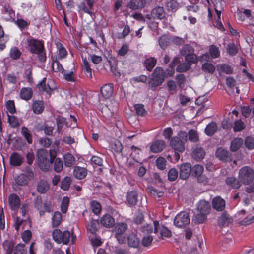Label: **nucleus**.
<instances>
[{"mask_svg": "<svg viewBox=\"0 0 254 254\" xmlns=\"http://www.w3.org/2000/svg\"><path fill=\"white\" fill-rule=\"evenodd\" d=\"M26 41L29 51L36 54L40 62H45L47 57L44 42L31 37L27 38Z\"/></svg>", "mask_w": 254, "mask_h": 254, "instance_id": "nucleus-1", "label": "nucleus"}, {"mask_svg": "<svg viewBox=\"0 0 254 254\" xmlns=\"http://www.w3.org/2000/svg\"><path fill=\"white\" fill-rule=\"evenodd\" d=\"M52 237L56 243L58 244L62 243L64 245L68 244L70 237H71L72 244L74 243L76 239V236L74 235L73 233L71 234L70 232L67 230L62 232L58 229H56L53 231Z\"/></svg>", "mask_w": 254, "mask_h": 254, "instance_id": "nucleus-2", "label": "nucleus"}, {"mask_svg": "<svg viewBox=\"0 0 254 254\" xmlns=\"http://www.w3.org/2000/svg\"><path fill=\"white\" fill-rule=\"evenodd\" d=\"M187 140V134L185 131H180L177 136L172 137L170 141V146L176 151L183 152L185 147V143Z\"/></svg>", "mask_w": 254, "mask_h": 254, "instance_id": "nucleus-3", "label": "nucleus"}, {"mask_svg": "<svg viewBox=\"0 0 254 254\" xmlns=\"http://www.w3.org/2000/svg\"><path fill=\"white\" fill-rule=\"evenodd\" d=\"M165 78V72L160 67L155 68L152 74V77L149 82V87L153 90L160 86L164 82Z\"/></svg>", "mask_w": 254, "mask_h": 254, "instance_id": "nucleus-4", "label": "nucleus"}, {"mask_svg": "<svg viewBox=\"0 0 254 254\" xmlns=\"http://www.w3.org/2000/svg\"><path fill=\"white\" fill-rule=\"evenodd\" d=\"M180 52L181 55L185 57L186 62L189 64L197 63L199 61L198 57L194 54V49L189 44L185 45Z\"/></svg>", "mask_w": 254, "mask_h": 254, "instance_id": "nucleus-5", "label": "nucleus"}, {"mask_svg": "<svg viewBox=\"0 0 254 254\" xmlns=\"http://www.w3.org/2000/svg\"><path fill=\"white\" fill-rule=\"evenodd\" d=\"M48 157V153L43 150L38 152V165L39 168L44 172H46L49 170L53 162V159L52 157L51 156L50 159H49Z\"/></svg>", "mask_w": 254, "mask_h": 254, "instance_id": "nucleus-6", "label": "nucleus"}, {"mask_svg": "<svg viewBox=\"0 0 254 254\" xmlns=\"http://www.w3.org/2000/svg\"><path fill=\"white\" fill-rule=\"evenodd\" d=\"M238 178L243 184H250L254 179V171L249 166H244L239 170Z\"/></svg>", "mask_w": 254, "mask_h": 254, "instance_id": "nucleus-7", "label": "nucleus"}, {"mask_svg": "<svg viewBox=\"0 0 254 254\" xmlns=\"http://www.w3.org/2000/svg\"><path fill=\"white\" fill-rule=\"evenodd\" d=\"M190 222L189 214L182 211L177 214L174 218V224L179 228H184Z\"/></svg>", "mask_w": 254, "mask_h": 254, "instance_id": "nucleus-8", "label": "nucleus"}, {"mask_svg": "<svg viewBox=\"0 0 254 254\" xmlns=\"http://www.w3.org/2000/svg\"><path fill=\"white\" fill-rule=\"evenodd\" d=\"M46 78L44 77L41 81L37 85V87L40 92H46L48 95V98H49L53 93L54 89L50 86V84L52 83V81H48V82L46 83Z\"/></svg>", "mask_w": 254, "mask_h": 254, "instance_id": "nucleus-9", "label": "nucleus"}, {"mask_svg": "<svg viewBox=\"0 0 254 254\" xmlns=\"http://www.w3.org/2000/svg\"><path fill=\"white\" fill-rule=\"evenodd\" d=\"M159 222L154 221L153 224L145 223L140 228V231L144 234L148 235L154 231L155 234H158Z\"/></svg>", "mask_w": 254, "mask_h": 254, "instance_id": "nucleus-10", "label": "nucleus"}, {"mask_svg": "<svg viewBox=\"0 0 254 254\" xmlns=\"http://www.w3.org/2000/svg\"><path fill=\"white\" fill-rule=\"evenodd\" d=\"M8 202L11 209L17 211L21 202L19 196L14 193L10 194L8 197Z\"/></svg>", "mask_w": 254, "mask_h": 254, "instance_id": "nucleus-11", "label": "nucleus"}, {"mask_svg": "<svg viewBox=\"0 0 254 254\" xmlns=\"http://www.w3.org/2000/svg\"><path fill=\"white\" fill-rule=\"evenodd\" d=\"M191 172V165L186 163L182 164L180 167V178L182 180L187 179Z\"/></svg>", "mask_w": 254, "mask_h": 254, "instance_id": "nucleus-12", "label": "nucleus"}, {"mask_svg": "<svg viewBox=\"0 0 254 254\" xmlns=\"http://www.w3.org/2000/svg\"><path fill=\"white\" fill-rule=\"evenodd\" d=\"M197 210L199 213L208 215L211 210L210 204L207 201L201 200L197 204Z\"/></svg>", "mask_w": 254, "mask_h": 254, "instance_id": "nucleus-13", "label": "nucleus"}, {"mask_svg": "<svg viewBox=\"0 0 254 254\" xmlns=\"http://www.w3.org/2000/svg\"><path fill=\"white\" fill-rule=\"evenodd\" d=\"M36 189L39 193L45 194L49 190L50 185L46 180L40 179L37 182Z\"/></svg>", "mask_w": 254, "mask_h": 254, "instance_id": "nucleus-14", "label": "nucleus"}, {"mask_svg": "<svg viewBox=\"0 0 254 254\" xmlns=\"http://www.w3.org/2000/svg\"><path fill=\"white\" fill-rule=\"evenodd\" d=\"M165 142L162 140H157L152 142L150 146V151L153 153L161 152L165 147Z\"/></svg>", "mask_w": 254, "mask_h": 254, "instance_id": "nucleus-15", "label": "nucleus"}, {"mask_svg": "<svg viewBox=\"0 0 254 254\" xmlns=\"http://www.w3.org/2000/svg\"><path fill=\"white\" fill-rule=\"evenodd\" d=\"M23 162V157L17 152H13L10 157V164L12 166H19Z\"/></svg>", "mask_w": 254, "mask_h": 254, "instance_id": "nucleus-16", "label": "nucleus"}, {"mask_svg": "<svg viewBox=\"0 0 254 254\" xmlns=\"http://www.w3.org/2000/svg\"><path fill=\"white\" fill-rule=\"evenodd\" d=\"M126 199L130 206L136 205L138 202V193L135 190L127 192L126 194Z\"/></svg>", "mask_w": 254, "mask_h": 254, "instance_id": "nucleus-17", "label": "nucleus"}, {"mask_svg": "<svg viewBox=\"0 0 254 254\" xmlns=\"http://www.w3.org/2000/svg\"><path fill=\"white\" fill-rule=\"evenodd\" d=\"M213 208L218 211L223 210L225 207V201L220 196H217L212 200Z\"/></svg>", "mask_w": 254, "mask_h": 254, "instance_id": "nucleus-18", "label": "nucleus"}, {"mask_svg": "<svg viewBox=\"0 0 254 254\" xmlns=\"http://www.w3.org/2000/svg\"><path fill=\"white\" fill-rule=\"evenodd\" d=\"M233 221L232 217L225 212L223 213L218 220V224L220 227L228 226Z\"/></svg>", "mask_w": 254, "mask_h": 254, "instance_id": "nucleus-19", "label": "nucleus"}, {"mask_svg": "<svg viewBox=\"0 0 254 254\" xmlns=\"http://www.w3.org/2000/svg\"><path fill=\"white\" fill-rule=\"evenodd\" d=\"M165 12L162 6H156L151 11V16L154 19L162 20L165 17Z\"/></svg>", "mask_w": 254, "mask_h": 254, "instance_id": "nucleus-20", "label": "nucleus"}, {"mask_svg": "<svg viewBox=\"0 0 254 254\" xmlns=\"http://www.w3.org/2000/svg\"><path fill=\"white\" fill-rule=\"evenodd\" d=\"M145 4V0H131L128 3L127 7L133 10H135L143 8Z\"/></svg>", "mask_w": 254, "mask_h": 254, "instance_id": "nucleus-21", "label": "nucleus"}, {"mask_svg": "<svg viewBox=\"0 0 254 254\" xmlns=\"http://www.w3.org/2000/svg\"><path fill=\"white\" fill-rule=\"evenodd\" d=\"M100 92L102 96L106 99H108L112 96L113 86L112 84H107L101 87Z\"/></svg>", "mask_w": 254, "mask_h": 254, "instance_id": "nucleus-22", "label": "nucleus"}, {"mask_svg": "<svg viewBox=\"0 0 254 254\" xmlns=\"http://www.w3.org/2000/svg\"><path fill=\"white\" fill-rule=\"evenodd\" d=\"M100 222L103 226L110 228L114 225L115 220L111 215L107 214L101 218Z\"/></svg>", "mask_w": 254, "mask_h": 254, "instance_id": "nucleus-23", "label": "nucleus"}, {"mask_svg": "<svg viewBox=\"0 0 254 254\" xmlns=\"http://www.w3.org/2000/svg\"><path fill=\"white\" fill-rule=\"evenodd\" d=\"M215 155L222 161H228L231 160L228 151L222 148H219L217 149Z\"/></svg>", "mask_w": 254, "mask_h": 254, "instance_id": "nucleus-24", "label": "nucleus"}, {"mask_svg": "<svg viewBox=\"0 0 254 254\" xmlns=\"http://www.w3.org/2000/svg\"><path fill=\"white\" fill-rule=\"evenodd\" d=\"M73 175L78 179H82L87 175V170L85 168L76 166L73 170Z\"/></svg>", "mask_w": 254, "mask_h": 254, "instance_id": "nucleus-25", "label": "nucleus"}, {"mask_svg": "<svg viewBox=\"0 0 254 254\" xmlns=\"http://www.w3.org/2000/svg\"><path fill=\"white\" fill-rule=\"evenodd\" d=\"M205 155V151L201 147H196L192 152L193 157L197 160L202 159L204 157Z\"/></svg>", "mask_w": 254, "mask_h": 254, "instance_id": "nucleus-26", "label": "nucleus"}, {"mask_svg": "<svg viewBox=\"0 0 254 254\" xmlns=\"http://www.w3.org/2000/svg\"><path fill=\"white\" fill-rule=\"evenodd\" d=\"M33 95V91L30 88H23L20 92V97L24 100H30Z\"/></svg>", "mask_w": 254, "mask_h": 254, "instance_id": "nucleus-27", "label": "nucleus"}, {"mask_svg": "<svg viewBox=\"0 0 254 254\" xmlns=\"http://www.w3.org/2000/svg\"><path fill=\"white\" fill-rule=\"evenodd\" d=\"M226 183L228 186L233 188L238 189L240 187L241 184V181L238 180L236 178L233 177H229L226 178Z\"/></svg>", "mask_w": 254, "mask_h": 254, "instance_id": "nucleus-28", "label": "nucleus"}, {"mask_svg": "<svg viewBox=\"0 0 254 254\" xmlns=\"http://www.w3.org/2000/svg\"><path fill=\"white\" fill-rule=\"evenodd\" d=\"M157 63V60L154 57H150L146 59L144 63V65L148 71H151L152 69L155 66Z\"/></svg>", "mask_w": 254, "mask_h": 254, "instance_id": "nucleus-29", "label": "nucleus"}, {"mask_svg": "<svg viewBox=\"0 0 254 254\" xmlns=\"http://www.w3.org/2000/svg\"><path fill=\"white\" fill-rule=\"evenodd\" d=\"M128 244L133 248H137L139 245V239L134 234H130L127 237Z\"/></svg>", "mask_w": 254, "mask_h": 254, "instance_id": "nucleus-30", "label": "nucleus"}, {"mask_svg": "<svg viewBox=\"0 0 254 254\" xmlns=\"http://www.w3.org/2000/svg\"><path fill=\"white\" fill-rule=\"evenodd\" d=\"M217 130V126L215 122H211L209 123L205 129V133L208 136H212Z\"/></svg>", "mask_w": 254, "mask_h": 254, "instance_id": "nucleus-31", "label": "nucleus"}, {"mask_svg": "<svg viewBox=\"0 0 254 254\" xmlns=\"http://www.w3.org/2000/svg\"><path fill=\"white\" fill-rule=\"evenodd\" d=\"M82 68L84 71V74L86 75L87 77L91 79L92 76V69L90 68L89 63L86 58L83 59Z\"/></svg>", "mask_w": 254, "mask_h": 254, "instance_id": "nucleus-32", "label": "nucleus"}, {"mask_svg": "<svg viewBox=\"0 0 254 254\" xmlns=\"http://www.w3.org/2000/svg\"><path fill=\"white\" fill-rule=\"evenodd\" d=\"M243 140L241 138H236L231 142L230 145V150L235 152L238 150L243 144Z\"/></svg>", "mask_w": 254, "mask_h": 254, "instance_id": "nucleus-33", "label": "nucleus"}, {"mask_svg": "<svg viewBox=\"0 0 254 254\" xmlns=\"http://www.w3.org/2000/svg\"><path fill=\"white\" fill-rule=\"evenodd\" d=\"M62 221V214L59 211L54 212L52 218V225L53 227H58Z\"/></svg>", "mask_w": 254, "mask_h": 254, "instance_id": "nucleus-34", "label": "nucleus"}, {"mask_svg": "<svg viewBox=\"0 0 254 254\" xmlns=\"http://www.w3.org/2000/svg\"><path fill=\"white\" fill-rule=\"evenodd\" d=\"M64 164L66 167L72 166L75 162V158L71 153H67L64 156Z\"/></svg>", "mask_w": 254, "mask_h": 254, "instance_id": "nucleus-35", "label": "nucleus"}, {"mask_svg": "<svg viewBox=\"0 0 254 254\" xmlns=\"http://www.w3.org/2000/svg\"><path fill=\"white\" fill-rule=\"evenodd\" d=\"M9 55L12 59L16 60L20 58L22 53L17 47L14 46L10 49Z\"/></svg>", "mask_w": 254, "mask_h": 254, "instance_id": "nucleus-36", "label": "nucleus"}, {"mask_svg": "<svg viewBox=\"0 0 254 254\" xmlns=\"http://www.w3.org/2000/svg\"><path fill=\"white\" fill-rule=\"evenodd\" d=\"M158 233L161 237H170L172 236V232L168 228L164 225L160 226L159 224V227H158Z\"/></svg>", "mask_w": 254, "mask_h": 254, "instance_id": "nucleus-37", "label": "nucleus"}, {"mask_svg": "<svg viewBox=\"0 0 254 254\" xmlns=\"http://www.w3.org/2000/svg\"><path fill=\"white\" fill-rule=\"evenodd\" d=\"M204 170L203 166L200 165H195L191 167V175L194 177H198L200 176Z\"/></svg>", "mask_w": 254, "mask_h": 254, "instance_id": "nucleus-38", "label": "nucleus"}, {"mask_svg": "<svg viewBox=\"0 0 254 254\" xmlns=\"http://www.w3.org/2000/svg\"><path fill=\"white\" fill-rule=\"evenodd\" d=\"M29 180L24 174H20L15 179V183L19 186H25L28 184Z\"/></svg>", "mask_w": 254, "mask_h": 254, "instance_id": "nucleus-39", "label": "nucleus"}, {"mask_svg": "<svg viewBox=\"0 0 254 254\" xmlns=\"http://www.w3.org/2000/svg\"><path fill=\"white\" fill-rule=\"evenodd\" d=\"M245 124L241 120L235 121L233 124V130L234 132H240L245 128Z\"/></svg>", "mask_w": 254, "mask_h": 254, "instance_id": "nucleus-40", "label": "nucleus"}, {"mask_svg": "<svg viewBox=\"0 0 254 254\" xmlns=\"http://www.w3.org/2000/svg\"><path fill=\"white\" fill-rule=\"evenodd\" d=\"M134 109L136 111V113L138 116H145L147 112L144 108V106L142 104H136L134 105Z\"/></svg>", "mask_w": 254, "mask_h": 254, "instance_id": "nucleus-41", "label": "nucleus"}, {"mask_svg": "<svg viewBox=\"0 0 254 254\" xmlns=\"http://www.w3.org/2000/svg\"><path fill=\"white\" fill-rule=\"evenodd\" d=\"M21 134L26 140L28 144L32 143V137L30 131L25 127H22L21 128Z\"/></svg>", "mask_w": 254, "mask_h": 254, "instance_id": "nucleus-42", "label": "nucleus"}, {"mask_svg": "<svg viewBox=\"0 0 254 254\" xmlns=\"http://www.w3.org/2000/svg\"><path fill=\"white\" fill-rule=\"evenodd\" d=\"M209 51L210 56L213 58H218L220 55L218 47L214 45H211L209 46Z\"/></svg>", "mask_w": 254, "mask_h": 254, "instance_id": "nucleus-43", "label": "nucleus"}, {"mask_svg": "<svg viewBox=\"0 0 254 254\" xmlns=\"http://www.w3.org/2000/svg\"><path fill=\"white\" fill-rule=\"evenodd\" d=\"M202 69L205 72L213 74L215 71V67L212 64L205 63L202 65Z\"/></svg>", "mask_w": 254, "mask_h": 254, "instance_id": "nucleus-44", "label": "nucleus"}, {"mask_svg": "<svg viewBox=\"0 0 254 254\" xmlns=\"http://www.w3.org/2000/svg\"><path fill=\"white\" fill-rule=\"evenodd\" d=\"M98 222L96 220H92L87 226V229L91 233L94 234L98 229Z\"/></svg>", "mask_w": 254, "mask_h": 254, "instance_id": "nucleus-45", "label": "nucleus"}, {"mask_svg": "<svg viewBox=\"0 0 254 254\" xmlns=\"http://www.w3.org/2000/svg\"><path fill=\"white\" fill-rule=\"evenodd\" d=\"M127 229V225L125 223H118L116 227V234H124L125 232Z\"/></svg>", "mask_w": 254, "mask_h": 254, "instance_id": "nucleus-46", "label": "nucleus"}, {"mask_svg": "<svg viewBox=\"0 0 254 254\" xmlns=\"http://www.w3.org/2000/svg\"><path fill=\"white\" fill-rule=\"evenodd\" d=\"M166 7L168 11H176L179 6L178 2L174 0H172L166 3Z\"/></svg>", "mask_w": 254, "mask_h": 254, "instance_id": "nucleus-47", "label": "nucleus"}, {"mask_svg": "<svg viewBox=\"0 0 254 254\" xmlns=\"http://www.w3.org/2000/svg\"><path fill=\"white\" fill-rule=\"evenodd\" d=\"M206 214L200 213L195 215L193 221L195 224H201L204 222L206 218Z\"/></svg>", "mask_w": 254, "mask_h": 254, "instance_id": "nucleus-48", "label": "nucleus"}, {"mask_svg": "<svg viewBox=\"0 0 254 254\" xmlns=\"http://www.w3.org/2000/svg\"><path fill=\"white\" fill-rule=\"evenodd\" d=\"M63 169V162L59 158H56L54 161V171L56 172H60Z\"/></svg>", "mask_w": 254, "mask_h": 254, "instance_id": "nucleus-49", "label": "nucleus"}, {"mask_svg": "<svg viewBox=\"0 0 254 254\" xmlns=\"http://www.w3.org/2000/svg\"><path fill=\"white\" fill-rule=\"evenodd\" d=\"M169 39L165 35L162 36L159 39V44L162 49H165L168 45Z\"/></svg>", "mask_w": 254, "mask_h": 254, "instance_id": "nucleus-50", "label": "nucleus"}, {"mask_svg": "<svg viewBox=\"0 0 254 254\" xmlns=\"http://www.w3.org/2000/svg\"><path fill=\"white\" fill-rule=\"evenodd\" d=\"M71 178L69 177H65L61 182V188L63 190H67L71 184Z\"/></svg>", "mask_w": 254, "mask_h": 254, "instance_id": "nucleus-51", "label": "nucleus"}, {"mask_svg": "<svg viewBox=\"0 0 254 254\" xmlns=\"http://www.w3.org/2000/svg\"><path fill=\"white\" fill-rule=\"evenodd\" d=\"M69 203V199L68 197H64L61 205V210L63 213H65L68 209Z\"/></svg>", "mask_w": 254, "mask_h": 254, "instance_id": "nucleus-52", "label": "nucleus"}, {"mask_svg": "<svg viewBox=\"0 0 254 254\" xmlns=\"http://www.w3.org/2000/svg\"><path fill=\"white\" fill-rule=\"evenodd\" d=\"M91 208L92 212L97 215L100 213L101 207L99 202L94 200L91 202Z\"/></svg>", "mask_w": 254, "mask_h": 254, "instance_id": "nucleus-53", "label": "nucleus"}, {"mask_svg": "<svg viewBox=\"0 0 254 254\" xmlns=\"http://www.w3.org/2000/svg\"><path fill=\"white\" fill-rule=\"evenodd\" d=\"M14 226L17 231H19L21 227L24 229L23 223L25 222L24 220L20 218L19 217H15L14 218Z\"/></svg>", "mask_w": 254, "mask_h": 254, "instance_id": "nucleus-54", "label": "nucleus"}, {"mask_svg": "<svg viewBox=\"0 0 254 254\" xmlns=\"http://www.w3.org/2000/svg\"><path fill=\"white\" fill-rule=\"evenodd\" d=\"M44 109L43 104L41 102L36 101L33 104V110L36 114L41 113Z\"/></svg>", "mask_w": 254, "mask_h": 254, "instance_id": "nucleus-55", "label": "nucleus"}, {"mask_svg": "<svg viewBox=\"0 0 254 254\" xmlns=\"http://www.w3.org/2000/svg\"><path fill=\"white\" fill-rule=\"evenodd\" d=\"M27 249L24 244H18L14 249V254H26Z\"/></svg>", "mask_w": 254, "mask_h": 254, "instance_id": "nucleus-56", "label": "nucleus"}, {"mask_svg": "<svg viewBox=\"0 0 254 254\" xmlns=\"http://www.w3.org/2000/svg\"><path fill=\"white\" fill-rule=\"evenodd\" d=\"M178 176V172L175 168L171 169L168 173V178L170 181H175Z\"/></svg>", "mask_w": 254, "mask_h": 254, "instance_id": "nucleus-57", "label": "nucleus"}, {"mask_svg": "<svg viewBox=\"0 0 254 254\" xmlns=\"http://www.w3.org/2000/svg\"><path fill=\"white\" fill-rule=\"evenodd\" d=\"M189 140L191 142H196L199 140L198 135L193 129L190 130L188 132Z\"/></svg>", "mask_w": 254, "mask_h": 254, "instance_id": "nucleus-58", "label": "nucleus"}, {"mask_svg": "<svg viewBox=\"0 0 254 254\" xmlns=\"http://www.w3.org/2000/svg\"><path fill=\"white\" fill-rule=\"evenodd\" d=\"M227 52L230 56L235 55L238 52V48L234 43H230L226 48Z\"/></svg>", "mask_w": 254, "mask_h": 254, "instance_id": "nucleus-59", "label": "nucleus"}, {"mask_svg": "<svg viewBox=\"0 0 254 254\" xmlns=\"http://www.w3.org/2000/svg\"><path fill=\"white\" fill-rule=\"evenodd\" d=\"M252 112V109L249 106H244L241 107V112L245 118H248Z\"/></svg>", "mask_w": 254, "mask_h": 254, "instance_id": "nucleus-60", "label": "nucleus"}, {"mask_svg": "<svg viewBox=\"0 0 254 254\" xmlns=\"http://www.w3.org/2000/svg\"><path fill=\"white\" fill-rule=\"evenodd\" d=\"M65 121V118L59 116L56 118V122L57 126V131L60 132L62 129L64 123Z\"/></svg>", "mask_w": 254, "mask_h": 254, "instance_id": "nucleus-61", "label": "nucleus"}, {"mask_svg": "<svg viewBox=\"0 0 254 254\" xmlns=\"http://www.w3.org/2000/svg\"><path fill=\"white\" fill-rule=\"evenodd\" d=\"M166 160L162 157H158L156 160V166L159 169L163 170L166 168Z\"/></svg>", "mask_w": 254, "mask_h": 254, "instance_id": "nucleus-62", "label": "nucleus"}, {"mask_svg": "<svg viewBox=\"0 0 254 254\" xmlns=\"http://www.w3.org/2000/svg\"><path fill=\"white\" fill-rule=\"evenodd\" d=\"M150 192L151 194L155 198H160L164 196V193L163 191H159L156 189L153 188H150Z\"/></svg>", "mask_w": 254, "mask_h": 254, "instance_id": "nucleus-63", "label": "nucleus"}, {"mask_svg": "<svg viewBox=\"0 0 254 254\" xmlns=\"http://www.w3.org/2000/svg\"><path fill=\"white\" fill-rule=\"evenodd\" d=\"M245 146L249 149H252L254 148V138L252 137H247L245 141Z\"/></svg>", "mask_w": 254, "mask_h": 254, "instance_id": "nucleus-64", "label": "nucleus"}]
</instances>
